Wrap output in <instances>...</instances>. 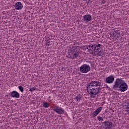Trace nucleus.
<instances>
[{"instance_id":"19","label":"nucleus","mask_w":129,"mask_h":129,"mask_svg":"<svg viewBox=\"0 0 129 129\" xmlns=\"http://www.w3.org/2000/svg\"><path fill=\"white\" fill-rule=\"evenodd\" d=\"M97 118H98V120H99V121H103V118H102V117L98 116Z\"/></svg>"},{"instance_id":"8","label":"nucleus","mask_w":129,"mask_h":129,"mask_svg":"<svg viewBox=\"0 0 129 129\" xmlns=\"http://www.w3.org/2000/svg\"><path fill=\"white\" fill-rule=\"evenodd\" d=\"M83 18L84 22H86V23H89V22H91L92 20V17L90 14L84 15Z\"/></svg>"},{"instance_id":"4","label":"nucleus","mask_w":129,"mask_h":129,"mask_svg":"<svg viewBox=\"0 0 129 129\" xmlns=\"http://www.w3.org/2000/svg\"><path fill=\"white\" fill-rule=\"evenodd\" d=\"M80 71L82 73H87L90 71V66L84 64L80 67Z\"/></svg>"},{"instance_id":"7","label":"nucleus","mask_w":129,"mask_h":129,"mask_svg":"<svg viewBox=\"0 0 129 129\" xmlns=\"http://www.w3.org/2000/svg\"><path fill=\"white\" fill-rule=\"evenodd\" d=\"M106 83L108 84H111V83H113L114 82V76L113 75H110V76L105 78V80Z\"/></svg>"},{"instance_id":"9","label":"nucleus","mask_w":129,"mask_h":129,"mask_svg":"<svg viewBox=\"0 0 129 129\" xmlns=\"http://www.w3.org/2000/svg\"><path fill=\"white\" fill-rule=\"evenodd\" d=\"M11 96L14 98H19L20 97V94L16 91H13L11 93Z\"/></svg>"},{"instance_id":"2","label":"nucleus","mask_w":129,"mask_h":129,"mask_svg":"<svg viewBox=\"0 0 129 129\" xmlns=\"http://www.w3.org/2000/svg\"><path fill=\"white\" fill-rule=\"evenodd\" d=\"M128 88V86L125 83V82L122 80V79L117 78L116 79L114 85L113 86L112 89L114 90H118L121 92H124L126 91Z\"/></svg>"},{"instance_id":"23","label":"nucleus","mask_w":129,"mask_h":129,"mask_svg":"<svg viewBox=\"0 0 129 129\" xmlns=\"http://www.w3.org/2000/svg\"><path fill=\"white\" fill-rule=\"evenodd\" d=\"M83 1H84L85 2H86V1H87V0H83Z\"/></svg>"},{"instance_id":"5","label":"nucleus","mask_w":129,"mask_h":129,"mask_svg":"<svg viewBox=\"0 0 129 129\" xmlns=\"http://www.w3.org/2000/svg\"><path fill=\"white\" fill-rule=\"evenodd\" d=\"M53 110L57 113V114H64V113H65V110H64V108H62L59 106H54Z\"/></svg>"},{"instance_id":"12","label":"nucleus","mask_w":129,"mask_h":129,"mask_svg":"<svg viewBox=\"0 0 129 129\" xmlns=\"http://www.w3.org/2000/svg\"><path fill=\"white\" fill-rule=\"evenodd\" d=\"M71 56H73L72 59H77V57L79 56V52L78 51H73L72 53L70 54Z\"/></svg>"},{"instance_id":"18","label":"nucleus","mask_w":129,"mask_h":129,"mask_svg":"<svg viewBox=\"0 0 129 129\" xmlns=\"http://www.w3.org/2000/svg\"><path fill=\"white\" fill-rule=\"evenodd\" d=\"M34 90H36L35 87H30L29 88V91H31V92H33V91H34Z\"/></svg>"},{"instance_id":"11","label":"nucleus","mask_w":129,"mask_h":129,"mask_svg":"<svg viewBox=\"0 0 129 129\" xmlns=\"http://www.w3.org/2000/svg\"><path fill=\"white\" fill-rule=\"evenodd\" d=\"M110 37H112V39L116 40V39H118V38H119V37H120V35L114 32H113V33L111 34Z\"/></svg>"},{"instance_id":"13","label":"nucleus","mask_w":129,"mask_h":129,"mask_svg":"<svg viewBox=\"0 0 129 129\" xmlns=\"http://www.w3.org/2000/svg\"><path fill=\"white\" fill-rule=\"evenodd\" d=\"M81 98H82V95L81 94H78L74 99H75L76 102H79L81 100Z\"/></svg>"},{"instance_id":"10","label":"nucleus","mask_w":129,"mask_h":129,"mask_svg":"<svg viewBox=\"0 0 129 129\" xmlns=\"http://www.w3.org/2000/svg\"><path fill=\"white\" fill-rule=\"evenodd\" d=\"M14 7L16 9V10H22L23 9V4L21 2H17L14 5Z\"/></svg>"},{"instance_id":"6","label":"nucleus","mask_w":129,"mask_h":129,"mask_svg":"<svg viewBox=\"0 0 129 129\" xmlns=\"http://www.w3.org/2000/svg\"><path fill=\"white\" fill-rule=\"evenodd\" d=\"M104 126V129H112V122L109 121H105L102 123Z\"/></svg>"},{"instance_id":"3","label":"nucleus","mask_w":129,"mask_h":129,"mask_svg":"<svg viewBox=\"0 0 129 129\" xmlns=\"http://www.w3.org/2000/svg\"><path fill=\"white\" fill-rule=\"evenodd\" d=\"M102 47V45L100 44H91L88 46L87 49L89 52H90V53L92 54V55H98V56H103V53L101 52Z\"/></svg>"},{"instance_id":"16","label":"nucleus","mask_w":129,"mask_h":129,"mask_svg":"<svg viewBox=\"0 0 129 129\" xmlns=\"http://www.w3.org/2000/svg\"><path fill=\"white\" fill-rule=\"evenodd\" d=\"M18 89H19L20 91H21V92H24V87H23V86H19L18 87Z\"/></svg>"},{"instance_id":"22","label":"nucleus","mask_w":129,"mask_h":129,"mask_svg":"<svg viewBox=\"0 0 129 129\" xmlns=\"http://www.w3.org/2000/svg\"><path fill=\"white\" fill-rule=\"evenodd\" d=\"M89 63H90L91 65H92V62H91V61H89Z\"/></svg>"},{"instance_id":"15","label":"nucleus","mask_w":129,"mask_h":129,"mask_svg":"<svg viewBox=\"0 0 129 129\" xmlns=\"http://www.w3.org/2000/svg\"><path fill=\"white\" fill-rule=\"evenodd\" d=\"M102 110V107H100L98 108L95 111L97 112L98 114H99V112H100V111H101Z\"/></svg>"},{"instance_id":"17","label":"nucleus","mask_w":129,"mask_h":129,"mask_svg":"<svg viewBox=\"0 0 129 129\" xmlns=\"http://www.w3.org/2000/svg\"><path fill=\"white\" fill-rule=\"evenodd\" d=\"M98 114L97 111H94L92 113L93 117H95V116H96Z\"/></svg>"},{"instance_id":"14","label":"nucleus","mask_w":129,"mask_h":129,"mask_svg":"<svg viewBox=\"0 0 129 129\" xmlns=\"http://www.w3.org/2000/svg\"><path fill=\"white\" fill-rule=\"evenodd\" d=\"M50 106V104H48L47 102H44L43 104V107H45V108H48Z\"/></svg>"},{"instance_id":"1","label":"nucleus","mask_w":129,"mask_h":129,"mask_svg":"<svg viewBox=\"0 0 129 129\" xmlns=\"http://www.w3.org/2000/svg\"><path fill=\"white\" fill-rule=\"evenodd\" d=\"M100 83L97 81H92L87 85V91L93 98L99 93L101 88Z\"/></svg>"},{"instance_id":"21","label":"nucleus","mask_w":129,"mask_h":129,"mask_svg":"<svg viewBox=\"0 0 129 129\" xmlns=\"http://www.w3.org/2000/svg\"><path fill=\"white\" fill-rule=\"evenodd\" d=\"M102 4H105V1H102Z\"/></svg>"},{"instance_id":"20","label":"nucleus","mask_w":129,"mask_h":129,"mask_svg":"<svg viewBox=\"0 0 129 129\" xmlns=\"http://www.w3.org/2000/svg\"><path fill=\"white\" fill-rule=\"evenodd\" d=\"M46 42V46H48V47H49V46H50V41H48V40H45Z\"/></svg>"}]
</instances>
